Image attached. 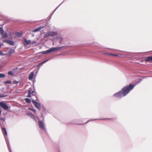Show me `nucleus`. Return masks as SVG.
I'll return each instance as SVG.
<instances>
[{"mask_svg":"<svg viewBox=\"0 0 152 152\" xmlns=\"http://www.w3.org/2000/svg\"><path fill=\"white\" fill-rule=\"evenodd\" d=\"M135 86L133 84H129V85L125 86L120 91L114 94L113 96L118 98L121 99L128 94L133 88Z\"/></svg>","mask_w":152,"mask_h":152,"instance_id":"1","label":"nucleus"},{"mask_svg":"<svg viewBox=\"0 0 152 152\" xmlns=\"http://www.w3.org/2000/svg\"><path fill=\"white\" fill-rule=\"evenodd\" d=\"M64 46H61L60 47H52L50 48L49 49L45 51H42L41 52L43 54H48L51 53L53 52L56 51L57 50L62 49L64 48Z\"/></svg>","mask_w":152,"mask_h":152,"instance_id":"2","label":"nucleus"},{"mask_svg":"<svg viewBox=\"0 0 152 152\" xmlns=\"http://www.w3.org/2000/svg\"><path fill=\"white\" fill-rule=\"evenodd\" d=\"M2 130L4 136V138L9 151L10 152H12L8 141V139L7 136H5V135L7 136V132L6 131V129L5 128L3 127L2 128Z\"/></svg>","mask_w":152,"mask_h":152,"instance_id":"3","label":"nucleus"},{"mask_svg":"<svg viewBox=\"0 0 152 152\" xmlns=\"http://www.w3.org/2000/svg\"><path fill=\"white\" fill-rule=\"evenodd\" d=\"M38 125L39 128L42 130L46 132V129L45 128V124L42 121L39 120Z\"/></svg>","mask_w":152,"mask_h":152,"instance_id":"4","label":"nucleus"},{"mask_svg":"<svg viewBox=\"0 0 152 152\" xmlns=\"http://www.w3.org/2000/svg\"><path fill=\"white\" fill-rule=\"evenodd\" d=\"M58 33L56 31H51L47 33L44 35V37L46 38L49 36H54L57 35Z\"/></svg>","mask_w":152,"mask_h":152,"instance_id":"5","label":"nucleus"},{"mask_svg":"<svg viewBox=\"0 0 152 152\" xmlns=\"http://www.w3.org/2000/svg\"><path fill=\"white\" fill-rule=\"evenodd\" d=\"M32 102L34 104L35 107L37 108L39 110H40L41 108L40 104L36 101L34 100H32Z\"/></svg>","mask_w":152,"mask_h":152,"instance_id":"6","label":"nucleus"},{"mask_svg":"<svg viewBox=\"0 0 152 152\" xmlns=\"http://www.w3.org/2000/svg\"><path fill=\"white\" fill-rule=\"evenodd\" d=\"M0 107L5 110H7L9 108L6 104L3 102H0Z\"/></svg>","mask_w":152,"mask_h":152,"instance_id":"7","label":"nucleus"},{"mask_svg":"<svg viewBox=\"0 0 152 152\" xmlns=\"http://www.w3.org/2000/svg\"><path fill=\"white\" fill-rule=\"evenodd\" d=\"M3 42H6L7 44H9L10 45H14V42L12 41H10L9 40L5 39L3 40Z\"/></svg>","mask_w":152,"mask_h":152,"instance_id":"8","label":"nucleus"},{"mask_svg":"<svg viewBox=\"0 0 152 152\" xmlns=\"http://www.w3.org/2000/svg\"><path fill=\"white\" fill-rule=\"evenodd\" d=\"M110 118H101V119H91L89 120V121H87L85 123H87L89 122L90 121H94V120H105L107 119H110Z\"/></svg>","mask_w":152,"mask_h":152,"instance_id":"9","label":"nucleus"},{"mask_svg":"<svg viewBox=\"0 0 152 152\" xmlns=\"http://www.w3.org/2000/svg\"><path fill=\"white\" fill-rule=\"evenodd\" d=\"M34 75V73L33 72H31L29 75L28 77V79L29 80H31L33 77Z\"/></svg>","mask_w":152,"mask_h":152,"instance_id":"10","label":"nucleus"},{"mask_svg":"<svg viewBox=\"0 0 152 152\" xmlns=\"http://www.w3.org/2000/svg\"><path fill=\"white\" fill-rule=\"evenodd\" d=\"M15 34L17 37H21L23 36V34L22 33H20L17 32L15 33Z\"/></svg>","mask_w":152,"mask_h":152,"instance_id":"11","label":"nucleus"},{"mask_svg":"<svg viewBox=\"0 0 152 152\" xmlns=\"http://www.w3.org/2000/svg\"><path fill=\"white\" fill-rule=\"evenodd\" d=\"M24 41L26 43L27 45H28L31 42V40H28L26 38L24 39Z\"/></svg>","mask_w":152,"mask_h":152,"instance_id":"12","label":"nucleus"},{"mask_svg":"<svg viewBox=\"0 0 152 152\" xmlns=\"http://www.w3.org/2000/svg\"><path fill=\"white\" fill-rule=\"evenodd\" d=\"M145 61L147 62L152 61V56L148 57L145 60Z\"/></svg>","mask_w":152,"mask_h":152,"instance_id":"13","label":"nucleus"},{"mask_svg":"<svg viewBox=\"0 0 152 152\" xmlns=\"http://www.w3.org/2000/svg\"><path fill=\"white\" fill-rule=\"evenodd\" d=\"M27 115L30 116L32 118H34V115L31 113L29 112L27 114Z\"/></svg>","mask_w":152,"mask_h":152,"instance_id":"14","label":"nucleus"},{"mask_svg":"<svg viewBox=\"0 0 152 152\" xmlns=\"http://www.w3.org/2000/svg\"><path fill=\"white\" fill-rule=\"evenodd\" d=\"M9 53L10 54H12V53H13L15 52V50L14 49H10L9 51Z\"/></svg>","mask_w":152,"mask_h":152,"instance_id":"15","label":"nucleus"},{"mask_svg":"<svg viewBox=\"0 0 152 152\" xmlns=\"http://www.w3.org/2000/svg\"><path fill=\"white\" fill-rule=\"evenodd\" d=\"M1 35L2 36V39L7 37L8 36L7 34L5 32H4L3 34Z\"/></svg>","mask_w":152,"mask_h":152,"instance_id":"16","label":"nucleus"},{"mask_svg":"<svg viewBox=\"0 0 152 152\" xmlns=\"http://www.w3.org/2000/svg\"><path fill=\"white\" fill-rule=\"evenodd\" d=\"M25 100L28 103H30L31 102V99L28 98H25Z\"/></svg>","mask_w":152,"mask_h":152,"instance_id":"17","label":"nucleus"},{"mask_svg":"<svg viewBox=\"0 0 152 152\" xmlns=\"http://www.w3.org/2000/svg\"><path fill=\"white\" fill-rule=\"evenodd\" d=\"M104 54L116 56H118V55L117 54H114L111 53H104Z\"/></svg>","mask_w":152,"mask_h":152,"instance_id":"18","label":"nucleus"},{"mask_svg":"<svg viewBox=\"0 0 152 152\" xmlns=\"http://www.w3.org/2000/svg\"><path fill=\"white\" fill-rule=\"evenodd\" d=\"M49 60L48 59H47V60H46L43 61L42 62H41V63H40V64H39V65H38V66H42V65L43 64L45 63L46 62H47Z\"/></svg>","mask_w":152,"mask_h":152,"instance_id":"19","label":"nucleus"},{"mask_svg":"<svg viewBox=\"0 0 152 152\" xmlns=\"http://www.w3.org/2000/svg\"><path fill=\"white\" fill-rule=\"evenodd\" d=\"M4 32V30L3 29V27H0V33L1 35H3Z\"/></svg>","mask_w":152,"mask_h":152,"instance_id":"20","label":"nucleus"},{"mask_svg":"<svg viewBox=\"0 0 152 152\" xmlns=\"http://www.w3.org/2000/svg\"><path fill=\"white\" fill-rule=\"evenodd\" d=\"M28 94L27 96V97L28 98L31 97V90H29L28 91Z\"/></svg>","mask_w":152,"mask_h":152,"instance_id":"21","label":"nucleus"},{"mask_svg":"<svg viewBox=\"0 0 152 152\" xmlns=\"http://www.w3.org/2000/svg\"><path fill=\"white\" fill-rule=\"evenodd\" d=\"M12 83V82L11 80H7L4 82V84H10Z\"/></svg>","mask_w":152,"mask_h":152,"instance_id":"22","label":"nucleus"},{"mask_svg":"<svg viewBox=\"0 0 152 152\" xmlns=\"http://www.w3.org/2000/svg\"><path fill=\"white\" fill-rule=\"evenodd\" d=\"M41 29V28H38L36 29H35L34 30V32H37L39 31V30H40Z\"/></svg>","mask_w":152,"mask_h":152,"instance_id":"23","label":"nucleus"},{"mask_svg":"<svg viewBox=\"0 0 152 152\" xmlns=\"http://www.w3.org/2000/svg\"><path fill=\"white\" fill-rule=\"evenodd\" d=\"M8 73L9 75H13L14 73L12 71H10L8 72Z\"/></svg>","mask_w":152,"mask_h":152,"instance_id":"24","label":"nucleus"},{"mask_svg":"<svg viewBox=\"0 0 152 152\" xmlns=\"http://www.w3.org/2000/svg\"><path fill=\"white\" fill-rule=\"evenodd\" d=\"M5 75L2 73H0V78H4L5 77Z\"/></svg>","mask_w":152,"mask_h":152,"instance_id":"25","label":"nucleus"},{"mask_svg":"<svg viewBox=\"0 0 152 152\" xmlns=\"http://www.w3.org/2000/svg\"><path fill=\"white\" fill-rule=\"evenodd\" d=\"M65 0H64V1H63L55 9V10H54V12H55L56 10H57V9L61 5V4H62L64 1Z\"/></svg>","mask_w":152,"mask_h":152,"instance_id":"26","label":"nucleus"},{"mask_svg":"<svg viewBox=\"0 0 152 152\" xmlns=\"http://www.w3.org/2000/svg\"><path fill=\"white\" fill-rule=\"evenodd\" d=\"M0 120L1 121H2L3 123H4V122H5V119L4 118H3L2 117L1 118H0ZM3 124H4V123H3Z\"/></svg>","mask_w":152,"mask_h":152,"instance_id":"27","label":"nucleus"},{"mask_svg":"<svg viewBox=\"0 0 152 152\" xmlns=\"http://www.w3.org/2000/svg\"><path fill=\"white\" fill-rule=\"evenodd\" d=\"M28 109L29 110L32 111L34 112H36V110L35 109H34V108H28Z\"/></svg>","mask_w":152,"mask_h":152,"instance_id":"28","label":"nucleus"},{"mask_svg":"<svg viewBox=\"0 0 152 152\" xmlns=\"http://www.w3.org/2000/svg\"><path fill=\"white\" fill-rule=\"evenodd\" d=\"M7 95H4L3 94L1 95L0 94V97H7Z\"/></svg>","mask_w":152,"mask_h":152,"instance_id":"29","label":"nucleus"},{"mask_svg":"<svg viewBox=\"0 0 152 152\" xmlns=\"http://www.w3.org/2000/svg\"><path fill=\"white\" fill-rule=\"evenodd\" d=\"M19 83V81H16V80H14L13 81V83L14 84H17V83Z\"/></svg>","mask_w":152,"mask_h":152,"instance_id":"30","label":"nucleus"},{"mask_svg":"<svg viewBox=\"0 0 152 152\" xmlns=\"http://www.w3.org/2000/svg\"><path fill=\"white\" fill-rule=\"evenodd\" d=\"M3 55H4V53H3V52L1 51L0 50V56H2Z\"/></svg>","mask_w":152,"mask_h":152,"instance_id":"31","label":"nucleus"},{"mask_svg":"<svg viewBox=\"0 0 152 152\" xmlns=\"http://www.w3.org/2000/svg\"><path fill=\"white\" fill-rule=\"evenodd\" d=\"M3 44L1 42L0 43V48H1V47L3 46Z\"/></svg>","mask_w":152,"mask_h":152,"instance_id":"32","label":"nucleus"},{"mask_svg":"<svg viewBox=\"0 0 152 152\" xmlns=\"http://www.w3.org/2000/svg\"><path fill=\"white\" fill-rule=\"evenodd\" d=\"M35 121H37V119H36L35 118V117H34V118H33Z\"/></svg>","mask_w":152,"mask_h":152,"instance_id":"33","label":"nucleus"},{"mask_svg":"<svg viewBox=\"0 0 152 152\" xmlns=\"http://www.w3.org/2000/svg\"><path fill=\"white\" fill-rule=\"evenodd\" d=\"M34 93V91H33L32 92L31 91V94L32 95H33Z\"/></svg>","mask_w":152,"mask_h":152,"instance_id":"34","label":"nucleus"},{"mask_svg":"<svg viewBox=\"0 0 152 152\" xmlns=\"http://www.w3.org/2000/svg\"><path fill=\"white\" fill-rule=\"evenodd\" d=\"M36 43V42H35V41L33 42H32V44H35Z\"/></svg>","mask_w":152,"mask_h":152,"instance_id":"35","label":"nucleus"},{"mask_svg":"<svg viewBox=\"0 0 152 152\" xmlns=\"http://www.w3.org/2000/svg\"><path fill=\"white\" fill-rule=\"evenodd\" d=\"M55 12H54V11H53V13H52L50 15H51V16H52V15H53V14H54V13Z\"/></svg>","mask_w":152,"mask_h":152,"instance_id":"36","label":"nucleus"},{"mask_svg":"<svg viewBox=\"0 0 152 152\" xmlns=\"http://www.w3.org/2000/svg\"><path fill=\"white\" fill-rule=\"evenodd\" d=\"M1 108L0 107V115L1 114Z\"/></svg>","mask_w":152,"mask_h":152,"instance_id":"37","label":"nucleus"},{"mask_svg":"<svg viewBox=\"0 0 152 152\" xmlns=\"http://www.w3.org/2000/svg\"><path fill=\"white\" fill-rule=\"evenodd\" d=\"M42 117L43 120L44 119V117L43 116V114H42Z\"/></svg>","mask_w":152,"mask_h":152,"instance_id":"38","label":"nucleus"},{"mask_svg":"<svg viewBox=\"0 0 152 152\" xmlns=\"http://www.w3.org/2000/svg\"><path fill=\"white\" fill-rule=\"evenodd\" d=\"M71 124H77L76 123H75V122H72Z\"/></svg>","mask_w":152,"mask_h":152,"instance_id":"39","label":"nucleus"},{"mask_svg":"<svg viewBox=\"0 0 152 152\" xmlns=\"http://www.w3.org/2000/svg\"><path fill=\"white\" fill-rule=\"evenodd\" d=\"M0 124L1 125V126L2 127V125L1 124V121H0Z\"/></svg>","mask_w":152,"mask_h":152,"instance_id":"40","label":"nucleus"},{"mask_svg":"<svg viewBox=\"0 0 152 152\" xmlns=\"http://www.w3.org/2000/svg\"><path fill=\"white\" fill-rule=\"evenodd\" d=\"M141 81V80H140L139 81V83H140Z\"/></svg>","mask_w":152,"mask_h":152,"instance_id":"41","label":"nucleus"},{"mask_svg":"<svg viewBox=\"0 0 152 152\" xmlns=\"http://www.w3.org/2000/svg\"><path fill=\"white\" fill-rule=\"evenodd\" d=\"M44 109H45V108H44Z\"/></svg>","mask_w":152,"mask_h":152,"instance_id":"42","label":"nucleus"}]
</instances>
